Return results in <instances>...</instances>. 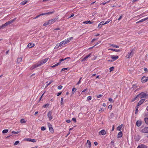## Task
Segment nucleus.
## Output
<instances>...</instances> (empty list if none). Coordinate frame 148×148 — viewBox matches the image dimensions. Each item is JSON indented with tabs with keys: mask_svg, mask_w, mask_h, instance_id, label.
<instances>
[{
	"mask_svg": "<svg viewBox=\"0 0 148 148\" xmlns=\"http://www.w3.org/2000/svg\"><path fill=\"white\" fill-rule=\"evenodd\" d=\"M49 58H47L41 60L40 62H38L37 64H34L30 68L31 70H33L35 68L40 66L45 63L48 60Z\"/></svg>",
	"mask_w": 148,
	"mask_h": 148,
	"instance_id": "1",
	"label": "nucleus"
},
{
	"mask_svg": "<svg viewBox=\"0 0 148 148\" xmlns=\"http://www.w3.org/2000/svg\"><path fill=\"white\" fill-rule=\"evenodd\" d=\"M147 96L148 94L147 93H145L144 92H142L137 95L134 98V101L136 100V98L138 97H140V99H145Z\"/></svg>",
	"mask_w": 148,
	"mask_h": 148,
	"instance_id": "2",
	"label": "nucleus"
},
{
	"mask_svg": "<svg viewBox=\"0 0 148 148\" xmlns=\"http://www.w3.org/2000/svg\"><path fill=\"white\" fill-rule=\"evenodd\" d=\"M73 38V37H71L70 38H68L67 39H66L64 40V42H65V44H67V43H68L70 41H71Z\"/></svg>",
	"mask_w": 148,
	"mask_h": 148,
	"instance_id": "3",
	"label": "nucleus"
},
{
	"mask_svg": "<svg viewBox=\"0 0 148 148\" xmlns=\"http://www.w3.org/2000/svg\"><path fill=\"white\" fill-rule=\"evenodd\" d=\"M134 51L133 50H131L130 52L128 53V55H127L126 57L127 58H128L132 57L134 54Z\"/></svg>",
	"mask_w": 148,
	"mask_h": 148,
	"instance_id": "4",
	"label": "nucleus"
},
{
	"mask_svg": "<svg viewBox=\"0 0 148 148\" xmlns=\"http://www.w3.org/2000/svg\"><path fill=\"white\" fill-rule=\"evenodd\" d=\"M148 80V77L145 76H143L141 79L142 82L143 83H145Z\"/></svg>",
	"mask_w": 148,
	"mask_h": 148,
	"instance_id": "5",
	"label": "nucleus"
},
{
	"mask_svg": "<svg viewBox=\"0 0 148 148\" xmlns=\"http://www.w3.org/2000/svg\"><path fill=\"white\" fill-rule=\"evenodd\" d=\"M58 18H54L52 19H51L48 21V23H49V24H51L55 22L57 19Z\"/></svg>",
	"mask_w": 148,
	"mask_h": 148,
	"instance_id": "6",
	"label": "nucleus"
},
{
	"mask_svg": "<svg viewBox=\"0 0 148 148\" xmlns=\"http://www.w3.org/2000/svg\"><path fill=\"white\" fill-rule=\"evenodd\" d=\"M54 12H48L47 13H42L40 15H39L36 16L37 18L39 17L41 15H48L50 14H51L53 13Z\"/></svg>",
	"mask_w": 148,
	"mask_h": 148,
	"instance_id": "7",
	"label": "nucleus"
},
{
	"mask_svg": "<svg viewBox=\"0 0 148 148\" xmlns=\"http://www.w3.org/2000/svg\"><path fill=\"white\" fill-rule=\"evenodd\" d=\"M52 114V112L51 111H49L47 114V116L49 117L50 120H51L53 119V117L51 116Z\"/></svg>",
	"mask_w": 148,
	"mask_h": 148,
	"instance_id": "8",
	"label": "nucleus"
},
{
	"mask_svg": "<svg viewBox=\"0 0 148 148\" xmlns=\"http://www.w3.org/2000/svg\"><path fill=\"white\" fill-rule=\"evenodd\" d=\"M16 19V18H14L12 20H11L8 21V22H6V23H5V25H6V26H7L11 24Z\"/></svg>",
	"mask_w": 148,
	"mask_h": 148,
	"instance_id": "9",
	"label": "nucleus"
},
{
	"mask_svg": "<svg viewBox=\"0 0 148 148\" xmlns=\"http://www.w3.org/2000/svg\"><path fill=\"white\" fill-rule=\"evenodd\" d=\"M25 140L27 141L31 142L33 143H35L36 142V140L34 139H32L30 138H27L25 139Z\"/></svg>",
	"mask_w": 148,
	"mask_h": 148,
	"instance_id": "10",
	"label": "nucleus"
},
{
	"mask_svg": "<svg viewBox=\"0 0 148 148\" xmlns=\"http://www.w3.org/2000/svg\"><path fill=\"white\" fill-rule=\"evenodd\" d=\"M86 145L87 146V147H88V148H90L91 147V143L89 140H87Z\"/></svg>",
	"mask_w": 148,
	"mask_h": 148,
	"instance_id": "11",
	"label": "nucleus"
},
{
	"mask_svg": "<svg viewBox=\"0 0 148 148\" xmlns=\"http://www.w3.org/2000/svg\"><path fill=\"white\" fill-rule=\"evenodd\" d=\"M106 132L105 130H101L99 132L100 135H104L106 134Z\"/></svg>",
	"mask_w": 148,
	"mask_h": 148,
	"instance_id": "12",
	"label": "nucleus"
},
{
	"mask_svg": "<svg viewBox=\"0 0 148 148\" xmlns=\"http://www.w3.org/2000/svg\"><path fill=\"white\" fill-rule=\"evenodd\" d=\"M140 132H141L145 133V135L148 138V130H141Z\"/></svg>",
	"mask_w": 148,
	"mask_h": 148,
	"instance_id": "13",
	"label": "nucleus"
},
{
	"mask_svg": "<svg viewBox=\"0 0 148 148\" xmlns=\"http://www.w3.org/2000/svg\"><path fill=\"white\" fill-rule=\"evenodd\" d=\"M111 58L114 60H116L119 57L117 56H111Z\"/></svg>",
	"mask_w": 148,
	"mask_h": 148,
	"instance_id": "14",
	"label": "nucleus"
},
{
	"mask_svg": "<svg viewBox=\"0 0 148 148\" xmlns=\"http://www.w3.org/2000/svg\"><path fill=\"white\" fill-rule=\"evenodd\" d=\"M142 123V122L140 120H139L137 121L136 122V125L138 127L140 126Z\"/></svg>",
	"mask_w": 148,
	"mask_h": 148,
	"instance_id": "15",
	"label": "nucleus"
},
{
	"mask_svg": "<svg viewBox=\"0 0 148 148\" xmlns=\"http://www.w3.org/2000/svg\"><path fill=\"white\" fill-rule=\"evenodd\" d=\"M145 100V99H142L140 100V101L138 103V106H140L141 104H142L143 102Z\"/></svg>",
	"mask_w": 148,
	"mask_h": 148,
	"instance_id": "16",
	"label": "nucleus"
},
{
	"mask_svg": "<svg viewBox=\"0 0 148 148\" xmlns=\"http://www.w3.org/2000/svg\"><path fill=\"white\" fill-rule=\"evenodd\" d=\"M137 148H147V147L144 145H141L138 146Z\"/></svg>",
	"mask_w": 148,
	"mask_h": 148,
	"instance_id": "17",
	"label": "nucleus"
},
{
	"mask_svg": "<svg viewBox=\"0 0 148 148\" xmlns=\"http://www.w3.org/2000/svg\"><path fill=\"white\" fill-rule=\"evenodd\" d=\"M34 46V44L33 43H29L27 47H28L29 48H31L33 47Z\"/></svg>",
	"mask_w": 148,
	"mask_h": 148,
	"instance_id": "18",
	"label": "nucleus"
},
{
	"mask_svg": "<svg viewBox=\"0 0 148 148\" xmlns=\"http://www.w3.org/2000/svg\"><path fill=\"white\" fill-rule=\"evenodd\" d=\"M53 82V81L51 80V81H50L49 82V81L47 82L46 83V85L45 88L47 87L49 85H50V84H51Z\"/></svg>",
	"mask_w": 148,
	"mask_h": 148,
	"instance_id": "19",
	"label": "nucleus"
},
{
	"mask_svg": "<svg viewBox=\"0 0 148 148\" xmlns=\"http://www.w3.org/2000/svg\"><path fill=\"white\" fill-rule=\"evenodd\" d=\"M27 2L28 1L27 0L23 1L20 4L21 5H24L27 3Z\"/></svg>",
	"mask_w": 148,
	"mask_h": 148,
	"instance_id": "20",
	"label": "nucleus"
},
{
	"mask_svg": "<svg viewBox=\"0 0 148 148\" xmlns=\"http://www.w3.org/2000/svg\"><path fill=\"white\" fill-rule=\"evenodd\" d=\"M22 58L21 57L18 58L17 60V63L18 64L20 63L22 60Z\"/></svg>",
	"mask_w": 148,
	"mask_h": 148,
	"instance_id": "21",
	"label": "nucleus"
},
{
	"mask_svg": "<svg viewBox=\"0 0 148 148\" xmlns=\"http://www.w3.org/2000/svg\"><path fill=\"white\" fill-rule=\"evenodd\" d=\"M93 23V22H92L90 21H84L83 22V23L86 24H88V23L90 24H91Z\"/></svg>",
	"mask_w": 148,
	"mask_h": 148,
	"instance_id": "22",
	"label": "nucleus"
},
{
	"mask_svg": "<svg viewBox=\"0 0 148 148\" xmlns=\"http://www.w3.org/2000/svg\"><path fill=\"white\" fill-rule=\"evenodd\" d=\"M122 136V134L121 132H119L118 134V138H121Z\"/></svg>",
	"mask_w": 148,
	"mask_h": 148,
	"instance_id": "23",
	"label": "nucleus"
},
{
	"mask_svg": "<svg viewBox=\"0 0 148 148\" xmlns=\"http://www.w3.org/2000/svg\"><path fill=\"white\" fill-rule=\"evenodd\" d=\"M109 49L115 52L120 51H121L120 49Z\"/></svg>",
	"mask_w": 148,
	"mask_h": 148,
	"instance_id": "24",
	"label": "nucleus"
},
{
	"mask_svg": "<svg viewBox=\"0 0 148 148\" xmlns=\"http://www.w3.org/2000/svg\"><path fill=\"white\" fill-rule=\"evenodd\" d=\"M61 46L60 45L59 43H58L55 46V47H54V49H57L58 48H59V47H60Z\"/></svg>",
	"mask_w": 148,
	"mask_h": 148,
	"instance_id": "25",
	"label": "nucleus"
},
{
	"mask_svg": "<svg viewBox=\"0 0 148 148\" xmlns=\"http://www.w3.org/2000/svg\"><path fill=\"white\" fill-rule=\"evenodd\" d=\"M49 130H53L52 125L49 123L48 124Z\"/></svg>",
	"mask_w": 148,
	"mask_h": 148,
	"instance_id": "26",
	"label": "nucleus"
},
{
	"mask_svg": "<svg viewBox=\"0 0 148 148\" xmlns=\"http://www.w3.org/2000/svg\"><path fill=\"white\" fill-rule=\"evenodd\" d=\"M123 126V124H121L117 127V130H121Z\"/></svg>",
	"mask_w": 148,
	"mask_h": 148,
	"instance_id": "27",
	"label": "nucleus"
},
{
	"mask_svg": "<svg viewBox=\"0 0 148 148\" xmlns=\"http://www.w3.org/2000/svg\"><path fill=\"white\" fill-rule=\"evenodd\" d=\"M49 104H48V103L42 106V108H47L49 106Z\"/></svg>",
	"mask_w": 148,
	"mask_h": 148,
	"instance_id": "28",
	"label": "nucleus"
},
{
	"mask_svg": "<svg viewBox=\"0 0 148 148\" xmlns=\"http://www.w3.org/2000/svg\"><path fill=\"white\" fill-rule=\"evenodd\" d=\"M64 40L63 41L61 42H60V43H59L60 45H61V46H62L63 45H65L66 44H65L64 43H65V42H64Z\"/></svg>",
	"mask_w": 148,
	"mask_h": 148,
	"instance_id": "29",
	"label": "nucleus"
},
{
	"mask_svg": "<svg viewBox=\"0 0 148 148\" xmlns=\"http://www.w3.org/2000/svg\"><path fill=\"white\" fill-rule=\"evenodd\" d=\"M64 99L62 97L61 99L60 104L61 105H63L64 104L63 103Z\"/></svg>",
	"mask_w": 148,
	"mask_h": 148,
	"instance_id": "30",
	"label": "nucleus"
},
{
	"mask_svg": "<svg viewBox=\"0 0 148 148\" xmlns=\"http://www.w3.org/2000/svg\"><path fill=\"white\" fill-rule=\"evenodd\" d=\"M144 121L146 124H148V118H145Z\"/></svg>",
	"mask_w": 148,
	"mask_h": 148,
	"instance_id": "31",
	"label": "nucleus"
},
{
	"mask_svg": "<svg viewBox=\"0 0 148 148\" xmlns=\"http://www.w3.org/2000/svg\"><path fill=\"white\" fill-rule=\"evenodd\" d=\"M20 122L21 123H26V121L24 119H21L20 120Z\"/></svg>",
	"mask_w": 148,
	"mask_h": 148,
	"instance_id": "32",
	"label": "nucleus"
},
{
	"mask_svg": "<svg viewBox=\"0 0 148 148\" xmlns=\"http://www.w3.org/2000/svg\"><path fill=\"white\" fill-rule=\"evenodd\" d=\"M144 21V20L143 18V19H142L140 20V21H138L136 23V24H137V23H140L142 22H143Z\"/></svg>",
	"mask_w": 148,
	"mask_h": 148,
	"instance_id": "33",
	"label": "nucleus"
},
{
	"mask_svg": "<svg viewBox=\"0 0 148 148\" xmlns=\"http://www.w3.org/2000/svg\"><path fill=\"white\" fill-rule=\"evenodd\" d=\"M111 46H112V47H115L116 48H119V46H118V45H114V44H112L111 45Z\"/></svg>",
	"mask_w": 148,
	"mask_h": 148,
	"instance_id": "34",
	"label": "nucleus"
},
{
	"mask_svg": "<svg viewBox=\"0 0 148 148\" xmlns=\"http://www.w3.org/2000/svg\"><path fill=\"white\" fill-rule=\"evenodd\" d=\"M5 25V23L2 26H0V29H1L7 26L6 25Z\"/></svg>",
	"mask_w": 148,
	"mask_h": 148,
	"instance_id": "35",
	"label": "nucleus"
},
{
	"mask_svg": "<svg viewBox=\"0 0 148 148\" xmlns=\"http://www.w3.org/2000/svg\"><path fill=\"white\" fill-rule=\"evenodd\" d=\"M140 139V137L138 136H137L136 137V140L138 141Z\"/></svg>",
	"mask_w": 148,
	"mask_h": 148,
	"instance_id": "36",
	"label": "nucleus"
},
{
	"mask_svg": "<svg viewBox=\"0 0 148 148\" xmlns=\"http://www.w3.org/2000/svg\"><path fill=\"white\" fill-rule=\"evenodd\" d=\"M110 1L109 0V1H106V2H104L103 3H102V4H103V5H105L106 3H109L110 2Z\"/></svg>",
	"mask_w": 148,
	"mask_h": 148,
	"instance_id": "37",
	"label": "nucleus"
},
{
	"mask_svg": "<svg viewBox=\"0 0 148 148\" xmlns=\"http://www.w3.org/2000/svg\"><path fill=\"white\" fill-rule=\"evenodd\" d=\"M114 116V114L113 113H111V114L110 115V118L111 119Z\"/></svg>",
	"mask_w": 148,
	"mask_h": 148,
	"instance_id": "38",
	"label": "nucleus"
},
{
	"mask_svg": "<svg viewBox=\"0 0 148 148\" xmlns=\"http://www.w3.org/2000/svg\"><path fill=\"white\" fill-rule=\"evenodd\" d=\"M49 25V23H48V21L47 22L43 24V25L44 26H45L47 25Z\"/></svg>",
	"mask_w": 148,
	"mask_h": 148,
	"instance_id": "39",
	"label": "nucleus"
},
{
	"mask_svg": "<svg viewBox=\"0 0 148 148\" xmlns=\"http://www.w3.org/2000/svg\"><path fill=\"white\" fill-rule=\"evenodd\" d=\"M114 69V67L113 66L110 67L109 69L110 72L112 71Z\"/></svg>",
	"mask_w": 148,
	"mask_h": 148,
	"instance_id": "40",
	"label": "nucleus"
},
{
	"mask_svg": "<svg viewBox=\"0 0 148 148\" xmlns=\"http://www.w3.org/2000/svg\"><path fill=\"white\" fill-rule=\"evenodd\" d=\"M19 132L17 131V132H15L14 131H13L12 132V133H13L15 134H18V133H19Z\"/></svg>",
	"mask_w": 148,
	"mask_h": 148,
	"instance_id": "41",
	"label": "nucleus"
},
{
	"mask_svg": "<svg viewBox=\"0 0 148 148\" xmlns=\"http://www.w3.org/2000/svg\"><path fill=\"white\" fill-rule=\"evenodd\" d=\"M8 132V130H3L2 133H6Z\"/></svg>",
	"mask_w": 148,
	"mask_h": 148,
	"instance_id": "42",
	"label": "nucleus"
},
{
	"mask_svg": "<svg viewBox=\"0 0 148 148\" xmlns=\"http://www.w3.org/2000/svg\"><path fill=\"white\" fill-rule=\"evenodd\" d=\"M62 88V86L61 85H60V86H59L58 87V88L59 90H60Z\"/></svg>",
	"mask_w": 148,
	"mask_h": 148,
	"instance_id": "43",
	"label": "nucleus"
},
{
	"mask_svg": "<svg viewBox=\"0 0 148 148\" xmlns=\"http://www.w3.org/2000/svg\"><path fill=\"white\" fill-rule=\"evenodd\" d=\"M92 97L90 96H89L87 97V100H90L91 99Z\"/></svg>",
	"mask_w": 148,
	"mask_h": 148,
	"instance_id": "44",
	"label": "nucleus"
},
{
	"mask_svg": "<svg viewBox=\"0 0 148 148\" xmlns=\"http://www.w3.org/2000/svg\"><path fill=\"white\" fill-rule=\"evenodd\" d=\"M108 100L110 102H111L112 103H113L114 102V101L113 100V99L112 98H109Z\"/></svg>",
	"mask_w": 148,
	"mask_h": 148,
	"instance_id": "45",
	"label": "nucleus"
},
{
	"mask_svg": "<svg viewBox=\"0 0 148 148\" xmlns=\"http://www.w3.org/2000/svg\"><path fill=\"white\" fill-rule=\"evenodd\" d=\"M19 142L18 140L16 141L14 143V145H18L19 143Z\"/></svg>",
	"mask_w": 148,
	"mask_h": 148,
	"instance_id": "46",
	"label": "nucleus"
},
{
	"mask_svg": "<svg viewBox=\"0 0 148 148\" xmlns=\"http://www.w3.org/2000/svg\"><path fill=\"white\" fill-rule=\"evenodd\" d=\"M87 58L86 57V56H85L84 58L82 60V62H83V61H85L86 60V59H87Z\"/></svg>",
	"mask_w": 148,
	"mask_h": 148,
	"instance_id": "47",
	"label": "nucleus"
},
{
	"mask_svg": "<svg viewBox=\"0 0 148 148\" xmlns=\"http://www.w3.org/2000/svg\"><path fill=\"white\" fill-rule=\"evenodd\" d=\"M77 90V89L75 88H73L72 89V91L75 92Z\"/></svg>",
	"mask_w": 148,
	"mask_h": 148,
	"instance_id": "48",
	"label": "nucleus"
},
{
	"mask_svg": "<svg viewBox=\"0 0 148 148\" xmlns=\"http://www.w3.org/2000/svg\"><path fill=\"white\" fill-rule=\"evenodd\" d=\"M64 60H64V59H60V62H59V63H60H60H61L62 62V61H64Z\"/></svg>",
	"mask_w": 148,
	"mask_h": 148,
	"instance_id": "49",
	"label": "nucleus"
},
{
	"mask_svg": "<svg viewBox=\"0 0 148 148\" xmlns=\"http://www.w3.org/2000/svg\"><path fill=\"white\" fill-rule=\"evenodd\" d=\"M68 69V68H63L61 70V71H65Z\"/></svg>",
	"mask_w": 148,
	"mask_h": 148,
	"instance_id": "50",
	"label": "nucleus"
},
{
	"mask_svg": "<svg viewBox=\"0 0 148 148\" xmlns=\"http://www.w3.org/2000/svg\"><path fill=\"white\" fill-rule=\"evenodd\" d=\"M104 111V110L102 108H101L99 110V112H103Z\"/></svg>",
	"mask_w": 148,
	"mask_h": 148,
	"instance_id": "51",
	"label": "nucleus"
},
{
	"mask_svg": "<svg viewBox=\"0 0 148 148\" xmlns=\"http://www.w3.org/2000/svg\"><path fill=\"white\" fill-rule=\"evenodd\" d=\"M62 93V92H60L59 93L57 94V96H58L60 95Z\"/></svg>",
	"mask_w": 148,
	"mask_h": 148,
	"instance_id": "52",
	"label": "nucleus"
},
{
	"mask_svg": "<svg viewBox=\"0 0 148 148\" xmlns=\"http://www.w3.org/2000/svg\"><path fill=\"white\" fill-rule=\"evenodd\" d=\"M102 95H98L97 96V98H100V97H102Z\"/></svg>",
	"mask_w": 148,
	"mask_h": 148,
	"instance_id": "53",
	"label": "nucleus"
},
{
	"mask_svg": "<svg viewBox=\"0 0 148 148\" xmlns=\"http://www.w3.org/2000/svg\"><path fill=\"white\" fill-rule=\"evenodd\" d=\"M102 25H101V24L100 23L98 25V27L99 28H101V27H102Z\"/></svg>",
	"mask_w": 148,
	"mask_h": 148,
	"instance_id": "54",
	"label": "nucleus"
},
{
	"mask_svg": "<svg viewBox=\"0 0 148 148\" xmlns=\"http://www.w3.org/2000/svg\"><path fill=\"white\" fill-rule=\"evenodd\" d=\"M91 54V53H90L88 55L86 56V57L87 58H88L90 56Z\"/></svg>",
	"mask_w": 148,
	"mask_h": 148,
	"instance_id": "55",
	"label": "nucleus"
},
{
	"mask_svg": "<svg viewBox=\"0 0 148 148\" xmlns=\"http://www.w3.org/2000/svg\"><path fill=\"white\" fill-rule=\"evenodd\" d=\"M101 42V41H99L95 45V46H96V45H97L98 44H99Z\"/></svg>",
	"mask_w": 148,
	"mask_h": 148,
	"instance_id": "56",
	"label": "nucleus"
},
{
	"mask_svg": "<svg viewBox=\"0 0 148 148\" xmlns=\"http://www.w3.org/2000/svg\"><path fill=\"white\" fill-rule=\"evenodd\" d=\"M72 120L75 122H76V119L75 118H73L72 119Z\"/></svg>",
	"mask_w": 148,
	"mask_h": 148,
	"instance_id": "57",
	"label": "nucleus"
},
{
	"mask_svg": "<svg viewBox=\"0 0 148 148\" xmlns=\"http://www.w3.org/2000/svg\"><path fill=\"white\" fill-rule=\"evenodd\" d=\"M100 23L101 24V25H102L105 24L104 21H102Z\"/></svg>",
	"mask_w": 148,
	"mask_h": 148,
	"instance_id": "58",
	"label": "nucleus"
},
{
	"mask_svg": "<svg viewBox=\"0 0 148 148\" xmlns=\"http://www.w3.org/2000/svg\"><path fill=\"white\" fill-rule=\"evenodd\" d=\"M108 108L109 109H111L112 108V106L111 105H109L108 106Z\"/></svg>",
	"mask_w": 148,
	"mask_h": 148,
	"instance_id": "59",
	"label": "nucleus"
},
{
	"mask_svg": "<svg viewBox=\"0 0 148 148\" xmlns=\"http://www.w3.org/2000/svg\"><path fill=\"white\" fill-rule=\"evenodd\" d=\"M46 128L45 127H42L41 130H46Z\"/></svg>",
	"mask_w": 148,
	"mask_h": 148,
	"instance_id": "60",
	"label": "nucleus"
},
{
	"mask_svg": "<svg viewBox=\"0 0 148 148\" xmlns=\"http://www.w3.org/2000/svg\"><path fill=\"white\" fill-rule=\"evenodd\" d=\"M60 64V63H58L54 65V66H55V67L57 66Z\"/></svg>",
	"mask_w": 148,
	"mask_h": 148,
	"instance_id": "61",
	"label": "nucleus"
},
{
	"mask_svg": "<svg viewBox=\"0 0 148 148\" xmlns=\"http://www.w3.org/2000/svg\"><path fill=\"white\" fill-rule=\"evenodd\" d=\"M110 21H106L105 22V24H107Z\"/></svg>",
	"mask_w": 148,
	"mask_h": 148,
	"instance_id": "62",
	"label": "nucleus"
},
{
	"mask_svg": "<svg viewBox=\"0 0 148 148\" xmlns=\"http://www.w3.org/2000/svg\"><path fill=\"white\" fill-rule=\"evenodd\" d=\"M143 19L144 20V21H145L146 20H148V17H146V18H143Z\"/></svg>",
	"mask_w": 148,
	"mask_h": 148,
	"instance_id": "63",
	"label": "nucleus"
},
{
	"mask_svg": "<svg viewBox=\"0 0 148 148\" xmlns=\"http://www.w3.org/2000/svg\"><path fill=\"white\" fill-rule=\"evenodd\" d=\"M74 15V14H72L71 16L69 17V18H71L72 17H73Z\"/></svg>",
	"mask_w": 148,
	"mask_h": 148,
	"instance_id": "64",
	"label": "nucleus"
}]
</instances>
